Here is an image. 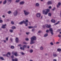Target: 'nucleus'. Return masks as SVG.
<instances>
[{
  "mask_svg": "<svg viewBox=\"0 0 61 61\" xmlns=\"http://www.w3.org/2000/svg\"><path fill=\"white\" fill-rule=\"evenodd\" d=\"M28 20H25H25H23L22 21H21L19 23V25H22V24H23L24 23L25 24V26H27V25H28Z\"/></svg>",
  "mask_w": 61,
  "mask_h": 61,
  "instance_id": "f257e3e1",
  "label": "nucleus"
},
{
  "mask_svg": "<svg viewBox=\"0 0 61 61\" xmlns=\"http://www.w3.org/2000/svg\"><path fill=\"white\" fill-rule=\"evenodd\" d=\"M36 39V37L35 36H33L31 38V40H30V44L32 45V44H34L35 42L34 41V40H35Z\"/></svg>",
  "mask_w": 61,
  "mask_h": 61,
  "instance_id": "f03ea898",
  "label": "nucleus"
},
{
  "mask_svg": "<svg viewBox=\"0 0 61 61\" xmlns=\"http://www.w3.org/2000/svg\"><path fill=\"white\" fill-rule=\"evenodd\" d=\"M46 11L45 12V10H43L42 11V12H43V14H44L45 15H46L47 14V13L49 11H50V10L49 9H46Z\"/></svg>",
  "mask_w": 61,
  "mask_h": 61,
  "instance_id": "7ed1b4c3",
  "label": "nucleus"
},
{
  "mask_svg": "<svg viewBox=\"0 0 61 61\" xmlns=\"http://www.w3.org/2000/svg\"><path fill=\"white\" fill-rule=\"evenodd\" d=\"M27 47V45H25L23 46V47H21L20 48V49L21 50H25V48H26Z\"/></svg>",
  "mask_w": 61,
  "mask_h": 61,
  "instance_id": "20e7f679",
  "label": "nucleus"
},
{
  "mask_svg": "<svg viewBox=\"0 0 61 61\" xmlns=\"http://www.w3.org/2000/svg\"><path fill=\"white\" fill-rule=\"evenodd\" d=\"M25 15H27L30 14V13L29 12H27L25 10H23Z\"/></svg>",
  "mask_w": 61,
  "mask_h": 61,
  "instance_id": "39448f33",
  "label": "nucleus"
},
{
  "mask_svg": "<svg viewBox=\"0 0 61 61\" xmlns=\"http://www.w3.org/2000/svg\"><path fill=\"white\" fill-rule=\"evenodd\" d=\"M18 13V12H17V10H16L14 13L13 15L15 16H16L17 15Z\"/></svg>",
  "mask_w": 61,
  "mask_h": 61,
  "instance_id": "423d86ee",
  "label": "nucleus"
},
{
  "mask_svg": "<svg viewBox=\"0 0 61 61\" xmlns=\"http://www.w3.org/2000/svg\"><path fill=\"white\" fill-rule=\"evenodd\" d=\"M12 54H14L15 55V56H18V54H17V52H15H15L13 51L12 52Z\"/></svg>",
  "mask_w": 61,
  "mask_h": 61,
  "instance_id": "0eeeda50",
  "label": "nucleus"
},
{
  "mask_svg": "<svg viewBox=\"0 0 61 61\" xmlns=\"http://www.w3.org/2000/svg\"><path fill=\"white\" fill-rule=\"evenodd\" d=\"M49 30L51 32V33L52 35H53L54 33H53V30H52V28H50L49 29Z\"/></svg>",
  "mask_w": 61,
  "mask_h": 61,
  "instance_id": "6e6552de",
  "label": "nucleus"
},
{
  "mask_svg": "<svg viewBox=\"0 0 61 61\" xmlns=\"http://www.w3.org/2000/svg\"><path fill=\"white\" fill-rule=\"evenodd\" d=\"M36 15L37 17L39 18L41 16V14L39 13H37Z\"/></svg>",
  "mask_w": 61,
  "mask_h": 61,
  "instance_id": "1a4fd4ad",
  "label": "nucleus"
},
{
  "mask_svg": "<svg viewBox=\"0 0 61 61\" xmlns=\"http://www.w3.org/2000/svg\"><path fill=\"white\" fill-rule=\"evenodd\" d=\"M45 25L47 28H50L51 27V25H48L47 24H46Z\"/></svg>",
  "mask_w": 61,
  "mask_h": 61,
  "instance_id": "9d476101",
  "label": "nucleus"
},
{
  "mask_svg": "<svg viewBox=\"0 0 61 61\" xmlns=\"http://www.w3.org/2000/svg\"><path fill=\"white\" fill-rule=\"evenodd\" d=\"M52 4L51 1H49L47 3V5H51Z\"/></svg>",
  "mask_w": 61,
  "mask_h": 61,
  "instance_id": "9b49d317",
  "label": "nucleus"
},
{
  "mask_svg": "<svg viewBox=\"0 0 61 61\" xmlns=\"http://www.w3.org/2000/svg\"><path fill=\"white\" fill-rule=\"evenodd\" d=\"M8 54V56H7V57H10V55H11V53L9 52H8V53L7 54V55Z\"/></svg>",
  "mask_w": 61,
  "mask_h": 61,
  "instance_id": "f8f14e48",
  "label": "nucleus"
},
{
  "mask_svg": "<svg viewBox=\"0 0 61 61\" xmlns=\"http://www.w3.org/2000/svg\"><path fill=\"white\" fill-rule=\"evenodd\" d=\"M20 5H24L25 4V2L24 1H22L20 2Z\"/></svg>",
  "mask_w": 61,
  "mask_h": 61,
  "instance_id": "ddd939ff",
  "label": "nucleus"
},
{
  "mask_svg": "<svg viewBox=\"0 0 61 61\" xmlns=\"http://www.w3.org/2000/svg\"><path fill=\"white\" fill-rule=\"evenodd\" d=\"M6 24L3 25L2 27V28H3V29H5V26H6Z\"/></svg>",
  "mask_w": 61,
  "mask_h": 61,
  "instance_id": "4468645a",
  "label": "nucleus"
},
{
  "mask_svg": "<svg viewBox=\"0 0 61 61\" xmlns=\"http://www.w3.org/2000/svg\"><path fill=\"white\" fill-rule=\"evenodd\" d=\"M7 2V1H6V0H5L3 1V5H5Z\"/></svg>",
  "mask_w": 61,
  "mask_h": 61,
  "instance_id": "2eb2a0df",
  "label": "nucleus"
},
{
  "mask_svg": "<svg viewBox=\"0 0 61 61\" xmlns=\"http://www.w3.org/2000/svg\"><path fill=\"white\" fill-rule=\"evenodd\" d=\"M1 19H2V18L0 17V23H2L3 22V21L1 20Z\"/></svg>",
  "mask_w": 61,
  "mask_h": 61,
  "instance_id": "dca6fc26",
  "label": "nucleus"
},
{
  "mask_svg": "<svg viewBox=\"0 0 61 61\" xmlns=\"http://www.w3.org/2000/svg\"><path fill=\"white\" fill-rule=\"evenodd\" d=\"M12 60L13 61H18V60L17 58H15V59H12Z\"/></svg>",
  "mask_w": 61,
  "mask_h": 61,
  "instance_id": "f3484780",
  "label": "nucleus"
},
{
  "mask_svg": "<svg viewBox=\"0 0 61 61\" xmlns=\"http://www.w3.org/2000/svg\"><path fill=\"white\" fill-rule=\"evenodd\" d=\"M51 22H52V23H55L56 22L55 20L53 19H52L51 20Z\"/></svg>",
  "mask_w": 61,
  "mask_h": 61,
  "instance_id": "a211bd4d",
  "label": "nucleus"
},
{
  "mask_svg": "<svg viewBox=\"0 0 61 61\" xmlns=\"http://www.w3.org/2000/svg\"><path fill=\"white\" fill-rule=\"evenodd\" d=\"M48 36V34L46 33L44 35V36L45 37H46V36Z\"/></svg>",
  "mask_w": 61,
  "mask_h": 61,
  "instance_id": "6ab92c4d",
  "label": "nucleus"
},
{
  "mask_svg": "<svg viewBox=\"0 0 61 61\" xmlns=\"http://www.w3.org/2000/svg\"><path fill=\"white\" fill-rule=\"evenodd\" d=\"M16 42L17 43L18 42V38H16Z\"/></svg>",
  "mask_w": 61,
  "mask_h": 61,
  "instance_id": "aec40b11",
  "label": "nucleus"
},
{
  "mask_svg": "<svg viewBox=\"0 0 61 61\" xmlns=\"http://www.w3.org/2000/svg\"><path fill=\"white\" fill-rule=\"evenodd\" d=\"M16 28V27H15V26H12L11 28L12 29H15Z\"/></svg>",
  "mask_w": 61,
  "mask_h": 61,
  "instance_id": "412c9836",
  "label": "nucleus"
},
{
  "mask_svg": "<svg viewBox=\"0 0 61 61\" xmlns=\"http://www.w3.org/2000/svg\"><path fill=\"white\" fill-rule=\"evenodd\" d=\"M0 59H1V60H4V58H3V57H0Z\"/></svg>",
  "mask_w": 61,
  "mask_h": 61,
  "instance_id": "4be33fe9",
  "label": "nucleus"
},
{
  "mask_svg": "<svg viewBox=\"0 0 61 61\" xmlns=\"http://www.w3.org/2000/svg\"><path fill=\"white\" fill-rule=\"evenodd\" d=\"M53 56L54 57H56V56H57V55L54 54H53Z\"/></svg>",
  "mask_w": 61,
  "mask_h": 61,
  "instance_id": "5701e85b",
  "label": "nucleus"
},
{
  "mask_svg": "<svg viewBox=\"0 0 61 61\" xmlns=\"http://www.w3.org/2000/svg\"><path fill=\"white\" fill-rule=\"evenodd\" d=\"M33 50L32 49H31L30 50V53H33Z\"/></svg>",
  "mask_w": 61,
  "mask_h": 61,
  "instance_id": "b1692460",
  "label": "nucleus"
},
{
  "mask_svg": "<svg viewBox=\"0 0 61 61\" xmlns=\"http://www.w3.org/2000/svg\"><path fill=\"white\" fill-rule=\"evenodd\" d=\"M36 5L37 6H38L39 5V4L38 3H37L36 4Z\"/></svg>",
  "mask_w": 61,
  "mask_h": 61,
  "instance_id": "393cba45",
  "label": "nucleus"
},
{
  "mask_svg": "<svg viewBox=\"0 0 61 61\" xmlns=\"http://www.w3.org/2000/svg\"><path fill=\"white\" fill-rule=\"evenodd\" d=\"M20 0H16L15 1L16 3H19Z\"/></svg>",
  "mask_w": 61,
  "mask_h": 61,
  "instance_id": "a878e982",
  "label": "nucleus"
},
{
  "mask_svg": "<svg viewBox=\"0 0 61 61\" xmlns=\"http://www.w3.org/2000/svg\"><path fill=\"white\" fill-rule=\"evenodd\" d=\"M15 48V47H14V46H11V49H14Z\"/></svg>",
  "mask_w": 61,
  "mask_h": 61,
  "instance_id": "bb28decb",
  "label": "nucleus"
},
{
  "mask_svg": "<svg viewBox=\"0 0 61 61\" xmlns=\"http://www.w3.org/2000/svg\"><path fill=\"white\" fill-rule=\"evenodd\" d=\"M59 23V21H58L57 23H55L54 25H57Z\"/></svg>",
  "mask_w": 61,
  "mask_h": 61,
  "instance_id": "cd10ccee",
  "label": "nucleus"
},
{
  "mask_svg": "<svg viewBox=\"0 0 61 61\" xmlns=\"http://www.w3.org/2000/svg\"><path fill=\"white\" fill-rule=\"evenodd\" d=\"M57 50L58 52H60V51H61V49H57Z\"/></svg>",
  "mask_w": 61,
  "mask_h": 61,
  "instance_id": "c85d7f7f",
  "label": "nucleus"
},
{
  "mask_svg": "<svg viewBox=\"0 0 61 61\" xmlns=\"http://www.w3.org/2000/svg\"><path fill=\"white\" fill-rule=\"evenodd\" d=\"M7 56H8V54H6V55L4 54V55H3V56H6V57H7Z\"/></svg>",
  "mask_w": 61,
  "mask_h": 61,
  "instance_id": "c756f323",
  "label": "nucleus"
},
{
  "mask_svg": "<svg viewBox=\"0 0 61 61\" xmlns=\"http://www.w3.org/2000/svg\"><path fill=\"white\" fill-rule=\"evenodd\" d=\"M11 0H8V3H11Z\"/></svg>",
  "mask_w": 61,
  "mask_h": 61,
  "instance_id": "7c9ffc66",
  "label": "nucleus"
},
{
  "mask_svg": "<svg viewBox=\"0 0 61 61\" xmlns=\"http://www.w3.org/2000/svg\"><path fill=\"white\" fill-rule=\"evenodd\" d=\"M9 31L10 32V33H13V30H10Z\"/></svg>",
  "mask_w": 61,
  "mask_h": 61,
  "instance_id": "2f4dec72",
  "label": "nucleus"
},
{
  "mask_svg": "<svg viewBox=\"0 0 61 61\" xmlns=\"http://www.w3.org/2000/svg\"><path fill=\"white\" fill-rule=\"evenodd\" d=\"M48 15L49 16H51V14L50 13H48Z\"/></svg>",
  "mask_w": 61,
  "mask_h": 61,
  "instance_id": "473e14b6",
  "label": "nucleus"
},
{
  "mask_svg": "<svg viewBox=\"0 0 61 61\" xmlns=\"http://www.w3.org/2000/svg\"><path fill=\"white\" fill-rule=\"evenodd\" d=\"M50 44H51V46H53V45H54V44H53V42H51L50 43Z\"/></svg>",
  "mask_w": 61,
  "mask_h": 61,
  "instance_id": "72a5a7b5",
  "label": "nucleus"
},
{
  "mask_svg": "<svg viewBox=\"0 0 61 61\" xmlns=\"http://www.w3.org/2000/svg\"><path fill=\"white\" fill-rule=\"evenodd\" d=\"M40 49L41 50H43V47L42 46H41L40 48Z\"/></svg>",
  "mask_w": 61,
  "mask_h": 61,
  "instance_id": "f704fd0d",
  "label": "nucleus"
},
{
  "mask_svg": "<svg viewBox=\"0 0 61 61\" xmlns=\"http://www.w3.org/2000/svg\"><path fill=\"white\" fill-rule=\"evenodd\" d=\"M11 11H9L8 12V14H11Z\"/></svg>",
  "mask_w": 61,
  "mask_h": 61,
  "instance_id": "c9c22d12",
  "label": "nucleus"
},
{
  "mask_svg": "<svg viewBox=\"0 0 61 61\" xmlns=\"http://www.w3.org/2000/svg\"><path fill=\"white\" fill-rule=\"evenodd\" d=\"M25 39L26 41H29V39L28 38H26Z\"/></svg>",
  "mask_w": 61,
  "mask_h": 61,
  "instance_id": "e433bc0d",
  "label": "nucleus"
},
{
  "mask_svg": "<svg viewBox=\"0 0 61 61\" xmlns=\"http://www.w3.org/2000/svg\"><path fill=\"white\" fill-rule=\"evenodd\" d=\"M11 24H12V25L14 24V22H13V21H11Z\"/></svg>",
  "mask_w": 61,
  "mask_h": 61,
  "instance_id": "4c0bfd02",
  "label": "nucleus"
},
{
  "mask_svg": "<svg viewBox=\"0 0 61 61\" xmlns=\"http://www.w3.org/2000/svg\"><path fill=\"white\" fill-rule=\"evenodd\" d=\"M33 28V27L32 26L29 27V28Z\"/></svg>",
  "mask_w": 61,
  "mask_h": 61,
  "instance_id": "58836bf2",
  "label": "nucleus"
},
{
  "mask_svg": "<svg viewBox=\"0 0 61 61\" xmlns=\"http://www.w3.org/2000/svg\"><path fill=\"white\" fill-rule=\"evenodd\" d=\"M10 41H11V42H12L13 41V39H12V38H10Z\"/></svg>",
  "mask_w": 61,
  "mask_h": 61,
  "instance_id": "ea45409f",
  "label": "nucleus"
},
{
  "mask_svg": "<svg viewBox=\"0 0 61 61\" xmlns=\"http://www.w3.org/2000/svg\"><path fill=\"white\" fill-rule=\"evenodd\" d=\"M60 30H61L60 29H58L57 30V32H59V31H60Z\"/></svg>",
  "mask_w": 61,
  "mask_h": 61,
  "instance_id": "a19ab883",
  "label": "nucleus"
},
{
  "mask_svg": "<svg viewBox=\"0 0 61 61\" xmlns=\"http://www.w3.org/2000/svg\"><path fill=\"white\" fill-rule=\"evenodd\" d=\"M21 54L22 55H24L25 54V53H24L23 52H22L21 53Z\"/></svg>",
  "mask_w": 61,
  "mask_h": 61,
  "instance_id": "79ce46f5",
  "label": "nucleus"
},
{
  "mask_svg": "<svg viewBox=\"0 0 61 61\" xmlns=\"http://www.w3.org/2000/svg\"><path fill=\"white\" fill-rule=\"evenodd\" d=\"M6 41H8V38L7 37L6 38Z\"/></svg>",
  "mask_w": 61,
  "mask_h": 61,
  "instance_id": "37998d69",
  "label": "nucleus"
},
{
  "mask_svg": "<svg viewBox=\"0 0 61 61\" xmlns=\"http://www.w3.org/2000/svg\"><path fill=\"white\" fill-rule=\"evenodd\" d=\"M58 5L60 6L61 5V3L60 2H59L58 4Z\"/></svg>",
  "mask_w": 61,
  "mask_h": 61,
  "instance_id": "c03bdc74",
  "label": "nucleus"
},
{
  "mask_svg": "<svg viewBox=\"0 0 61 61\" xmlns=\"http://www.w3.org/2000/svg\"><path fill=\"white\" fill-rule=\"evenodd\" d=\"M3 2V1H0V4H1Z\"/></svg>",
  "mask_w": 61,
  "mask_h": 61,
  "instance_id": "a18cd8bd",
  "label": "nucleus"
},
{
  "mask_svg": "<svg viewBox=\"0 0 61 61\" xmlns=\"http://www.w3.org/2000/svg\"><path fill=\"white\" fill-rule=\"evenodd\" d=\"M46 32L47 33H48L49 32V30H46Z\"/></svg>",
  "mask_w": 61,
  "mask_h": 61,
  "instance_id": "49530a36",
  "label": "nucleus"
},
{
  "mask_svg": "<svg viewBox=\"0 0 61 61\" xmlns=\"http://www.w3.org/2000/svg\"><path fill=\"white\" fill-rule=\"evenodd\" d=\"M27 48H29L30 46H27Z\"/></svg>",
  "mask_w": 61,
  "mask_h": 61,
  "instance_id": "de8ad7c7",
  "label": "nucleus"
},
{
  "mask_svg": "<svg viewBox=\"0 0 61 61\" xmlns=\"http://www.w3.org/2000/svg\"><path fill=\"white\" fill-rule=\"evenodd\" d=\"M59 6H60L59 5H57V7H58H58H59Z\"/></svg>",
  "mask_w": 61,
  "mask_h": 61,
  "instance_id": "09e8293b",
  "label": "nucleus"
},
{
  "mask_svg": "<svg viewBox=\"0 0 61 61\" xmlns=\"http://www.w3.org/2000/svg\"><path fill=\"white\" fill-rule=\"evenodd\" d=\"M37 26H36V25L34 27H33V28H36V27H37Z\"/></svg>",
  "mask_w": 61,
  "mask_h": 61,
  "instance_id": "8fccbe9b",
  "label": "nucleus"
},
{
  "mask_svg": "<svg viewBox=\"0 0 61 61\" xmlns=\"http://www.w3.org/2000/svg\"><path fill=\"white\" fill-rule=\"evenodd\" d=\"M18 46H20L21 47V44L19 45H18Z\"/></svg>",
  "mask_w": 61,
  "mask_h": 61,
  "instance_id": "3c124183",
  "label": "nucleus"
},
{
  "mask_svg": "<svg viewBox=\"0 0 61 61\" xmlns=\"http://www.w3.org/2000/svg\"><path fill=\"white\" fill-rule=\"evenodd\" d=\"M55 8L54 7L53 8V9L52 10H53V11H54L55 10Z\"/></svg>",
  "mask_w": 61,
  "mask_h": 61,
  "instance_id": "603ef678",
  "label": "nucleus"
},
{
  "mask_svg": "<svg viewBox=\"0 0 61 61\" xmlns=\"http://www.w3.org/2000/svg\"><path fill=\"white\" fill-rule=\"evenodd\" d=\"M59 43V42H56V44H58Z\"/></svg>",
  "mask_w": 61,
  "mask_h": 61,
  "instance_id": "864d4df0",
  "label": "nucleus"
},
{
  "mask_svg": "<svg viewBox=\"0 0 61 61\" xmlns=\"http://www.w3.org/2000/svg\"><path fill=\"white\" fill-rule=\"evenodd\" d=\"M3 41L4 42V43H6V40H3Z\"/></svg>",
  "mask_w": 61,
  "mask_h": 61,
  "instance_id": "5fc2aeb1",
  "label": "nucleus"
},
{
  "mask_svg": "<svg viewBox=\"0 0 61 61\" xmlns=\"http://www.w3.org/2000/svg\"><path fill=\"white\" fill-rule=\"evenodd\" d=\"M2 17H4V18H5V15H3L2 16Z\"/></svg>",
  "mask_w": 61,
  "mask_h": 61,
  "instance_id": "6e6d98bb",
  "label": "nucleus"
},
{
  "mask_svg": "<svg viewBox=\"0 0 61 61\" xmlns=\"http://www.w3.org/2000/svg\"><path fill=\"white\" fill-rule=\"evenodd\" d=\"M53 61H56V60L55 59L53 60Z\"/></svg>",
  "mask_w": 61,
  "mask_h": 61,
  "instance_id": "4d7b16f0",
  "label": "nucleus"
},
{
  "mask_svg": "<svg viewBox=\"0 0 61 61\" xmlns=\"http://www.w3.org/2000/svg\"><path fill=\"white\" fill-rule=\"evenodd\" d=\"M41 32V31H39L38 32V33H40Z\"/></svg>",
  "mask_w": 61,
  "mask_h": 61,
  "instance_id": "13d9d810",
  "label": "nucleus"
},
{
  "mask_svg": "<svg viewBox=\"0 0 61 61\" xmlns=\"http://www.w3.org/2000/svg\"><path fill=\"white\" fill-rule=\"evenodd\" d=\"M49 9H51V6H50L49 7Z\"/></svg>",
  "mask_w": 61,
  "mask_h": 61,
  "instance_id": "bf43d9fd",
  "label": "nucleus"
},
{
  "mask_svg": "<svg viewBox=\"0 0 61 61\" xmlns=\"http://www.w3.org/2000/svg\"><path fill=\"white\" fill-rule=\"evenodd\" d=\"M45 26H46V25H43V28H45Z\"/></svg>",
  "mask_w": 61,
  "mask_h": 61,
  "instance_id": "052dcab7",
  "label": "nucleus"
},
{
  "mask_svg": "<svg viewBox=\"0 0 61 61\" xmlns=\"http://www.w3.org/2000/svg\"><path fill=\"white\" fill-rule=\"evenodd\" d=\"M26 34L27 35H28L29 34V33L28 32H26Z\"/></svg>",
  "mask_w": 61,
  "mask_h": 61,
  "instance_id": "680f3d73",
  "label": "nucleus"
},
{
  "mask_svg": "<svg viewBox=\"0 0 61 61\" xmlns=\"http://www.w3.org/2000/svg\"><path fill=\"white\" fill-rule=\"evenodd\" d=\"M11 58H14V56H11Z\"/></svg>",
  "mask_w": 61,
  "mask_h": 61,
  "instance_id": "e2e57ef3",
  "label": "nucleus"
},
{
  "mask_svg": "<svg viewBox=\"0 0 61 61\" xmlns=\"http://www.w3.org/2000/svg\"><path fill=\"white\" fill-rule=\"evenodd\" d=\"M58 36L59 37H60V36H61V35H58Z\"/></svg>",
  "mask_w": 61,
  "mask_h": 61,
  "instance_id": "0e129e2a",
  "label": "nucleus"
},
{
  "mask_svg": "<svg viewBox=\"0 0 61 61\" xmlns=\"http://www.w3.org/2000/svg\"><path fill=\"white\" fill-rule=\"evenodd\" d=\"M32 31H35V30H34V29H33L32 30Z\"/></svg>",
  "mask_w": 61,
  "mask_h": 61,
  "instance_id": "69168bd1",
  "label": "nucleus"
},
{
  "mask_svg": "<svg viewBox=\"0 0 61 61\" xmlns=\"http://www.w3.org/2000/svg\"><path fill=\"white\" fill-rule=\"evenodd\" d=\"M23 44H26V42H23Z\"/></svg>",
  "mask_w": 61,
  "mask_h": 61,
  "instance_id": "338daca9",
  "label": "nucleus"
},
{
  "mask_svg": "<svg viewBox=\"0 0 61 61\" xmlns=\"http://www.w3.org/2000/svg\"><path fill=\"white\" fill-rule=\"evenodd\" d=\"M60 14V15L61 17V12Z\"/></svg>",
  "mask_w": 61,
  "mask_h": 61,
  "instance_id": "774afa93",
  "label": "nucleus"
}]
</instances>
